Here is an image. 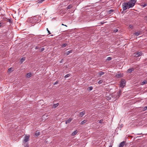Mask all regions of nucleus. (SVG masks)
Returning a JSON list of instances; mask_svg holds the SVG:
<instances>
[{
  "mask_svg": "<svg viewBox=\"0 0 147 147\" xmlns=\"http://www.w3.org/2000/svg\"><path fill=\"white\" fill-rule=\"evenodd\" d=\"M121 90H120L118 92H115L112 93V95L113 98L114 99L113 101H115L117 98H118L121 95Z\"/></svg>",
  "mask_w": 147,
  "mask_h": 147,
  "instance_id": "obj_1",
  "label": "nucleus"
},
{
  "mask_svg": "<svg viewBox=\"0 0 147 147\" xmlns=\"http://www.w3.org/2000/svg\"><path fill=\"white\" fill-rule=\"evenodd\" d=\"M136 1L135 0H131L127 2L128 5V9L133 7L135 5Z\"/></svg>",
  "mask_w": 147,
  "mask_h": 147,
  "instance_id": "obj_2",
  "label": "nucleus"
},
{
  "mask_svg": "<svg viewBox=\"0 0 147 147\" xmlns=\"http://www.w3.org/2000/svg\"><path fill=\"white\" fill-rule=\"evenodd\" d=\"M125 83L126 81L125 80L123 79H121L120 82V84H119L120 87L123 88L125 85Z\"/></svg>",
  "mask_w": 147,
  "mask_h": 147,
  "instance_id": "obj_3",
  "label": "nucleus"
},
{
  "mask_svg": "<svg viewBox=\"0 0 147 147\" xmlns=\"http://www.w3.org/2000/svg\"><path fill=\"white\" fill-rule=\"evenodd\" d=\"M112 94H109V95L107 94L106 96L107 99L110 101H112L114 100V99L113 98L112 96Z\"/></svg>",
  "mask_w": 147,
  "mask_h": 147,
  "instance_id": "obj_4",
  "label": "nucleus"
},
{
  "mask_svg": "<svg viewBox=\"0 0 147 147\" xmlns=\"http://www.w3.org/2000/svg\"><path fill=\"white\" fill-rule=\"evenodd\" d=\"M30 136L29 135H26L24 137V140L23 141V143L27 142L29 140V138Z\"/></svg>",
  "mask_w": 147,
  "mask_h": 147,
  "instance_id": "obj_5",
  "label": "nucleus"
},
{
  "mask_svg": "<svg viewBox=\"0 0 147 147\" xmlns=\"http://www.w3.org/2000/svg\"><path fill=\"white\" fill-rule=\"evenodd\" d=\"M122 7L123 11L125 10L128 8V5L127 2H124L122 3Z\"/></svg>",
  "mask_w": 147,
  "mask_h": 147,
  "instance_id": "obj_6",
  "label": "nucleus"
},
{
  "mask_svg": "<svg viewBox=\"0 0 147 147\" xmlns=\"http://www.w3.org/2000/svg\"><path fill=\"white\" fill-rule=\"evenodd\" d=\"M142 54L141 52H136L133 54L134 56L136 57H138L141 56Z\"/></svg>",
  "mask_w": 147,
  "mask_h": 147,
  "instance_id": "obj_7",
  "label": "nucleus"
},
{
  "mask_svg": "<svg viewBox=\"0 0 147 147\" xmlns=\"http://www.w3.org/2000/svg\"><path fill=\"white\" fill-rule=\"evenodd\" d=\"M134 70V68H132L127 70V72L128 74L131 73L132 71H133Z\"/></svg>",
  "mask_w": 147,
  "mask_h": 147,
  "instance_id": "obj_8",
  "label": "nucleus"
},
{
  "mask_svg": "<svg viewBox=\"0 0 147 147\" xmlns=\"http://www.w3.org/2000/svg\"><path fill=\"white\" fill-rule=\"evenodd\" d=\"M125 143V142L123 141L121 142L119 144V147H123Z\"/></svg>",
  "mask_w": 147,
  "mask_h": 147,
  "instance_id": "obj_9",
  "label": "nucleus"
},
{
  "mask_svg": "<svg viewBox=\"0 0 147 147\" xmlns=\"http://www.w3.org/2000/svg\"><path fill=\"white\" fill-rule=\"evenodd\" d=\"M73 119L72 118H69V119L65 121V123L66 124H67L71 122V121Z\"/></svg>",
  "mask_w": 147,
  "mask_h": 147,
  "instance_id": "obj_10",
  "label": "nucleus"
},
{
  "mask_svg": "<svg viewBox=\"0 0 147 147\" xmlns=\"http://www.w3.org/2000/svg\"><path fill=\"white\" fill-rule=\"evenodd\" d=\"M85 114V111H84L82 112H81L80 113L79 115L80 117H82L83 116H84Z\"/></svg>",
  "mask_w": 147,
  "mask_h": 147,
  "instance_id": "obj_11",
  "label": "nucleus"
},
{
  "mask_svg": "<svg viewBox=\"0 0 147 147\" xmlns=\"http://www.w3.org/2000/svg\"><path fill=\"white\" fill-rule=\"evenodd\" d=\"M32 19L33 20V22H38V20H37V18L36 17H33Z\"/></svg>",
  "mask_w": 147,
  "mask_h": 147,
  "instance_id": "obj_12",
  "label": "nucleus"
},
{
  "mask_svg": "<svg viewBox=\"0 0 147 147\" xmlns=\"http://www.w3.org/2000/svg\"><path fill=\"white\" fill-rule=\"evenodd\" d=\"M32 76V74L30 72L26 74V77L28 78L31 77Z\"/></svg>",
  "mask_w": 147,
  "mask_h": 147,
  "instance_id": "obj_13",
  "label": "nucleus"
},
{
  "mask_svg": "<svg viewBox=\"0 0 147 147\" xmlns=\"http://www.w3.org/2000/svg\"><path fill=\"white\" fill-rule=\"evenodd\" d=\"M23 145L25 147H29V145L28 142L23 143Z\"/></svg>",
  "mask_w": 147,
  "mask_h": 147,
  "instance_id": "obj_14",
  "label": "nucleus"
},
{
  "mask_svg": "<svg viewBox=\"0 0 147 147\" xmlns=\"http://www.w3.org/2000/svg\"><path fill=\"white\" fill-rule=\"evenodd\" d=\"M104 74V72H103L102 71H100L98 73V75H99L100 76H101Z\"/></svg>",
  "mask_w": 147,
  "mask_h": 147,
  "instance_id": "obj_15",
  "label": "nucleus"
},
{
  "mask_svg": "<svg viewBox=\"0 0 147 147\" xmlns=\"http://www.w3.org/2000/svg\"><path fill=\"white\" fill-rule=\"evenodd\" d=\"M147 84V81L146 80H145L144 81L141 82V85H143L145 84Z\"/></svg>",
  "mask_w": 147,
  "mask_h": 147,
  "instance_id": "obj_16",
  "label": "nucleus"
},
{
  "mask_svg": "<svg viewBox=\"0 0 147 147\" xmlns=\"http://www.w3.org/2000/svg\"><path fill=\"white\" fill-rule=\"evenodd\" d=\"M140 34V32H136L134 34L135 36H138Z\"/></svg>",
  "mask_w": 147,
  "mask_h": 147,
  "instance_id": "obj_17",
  "label": "nucleus"
},
{
  "mask_svg": "<svg viewBox=\"0 0 147 147\" xmlns=\"http://www.w3.org/2000/svg\"><path fill=\"white\" fill-rule=\"evenodd\" d=\"M114 11V10L112 9H111L109 11H108V13L109 14H111L112 12H113Z\"/></svg>",
  "mask_w": 147,
  "mask_h": 147,
  "instance_id": "obj_18",
  "label": "nucleus"
},
{
  "mask_svg": "<svg viewBox=\"0 0 147 147\" xmlns=\"http://www.w3.org/2000/svg\"><path fill=\"white\" fill-rule=\"evenodd\" d=\"M72 52V50H70L69 51H67L66 53V54L67 55H68L69 53Z\"/></svg>",
  "mask_w": 147,
  "mask_h": 147,
  "instance_id": "obj_19",
  "label": "nucleus"
},
{
  "mask_svg": "<svg viewBox=\"0 0 147 147\" xmlns=\"http://www.w3.org/2000/svg\"><path fill=\"white\" fill-rule=\"evenodd\" d=\"M25 60V57H23L20 59V62L21 63H22Z\"/></svg>",
  "mask_w": 147,
  "mask_h": 147,
  "instance_id": "obj_20",
  "label": "nucleus"
},
{
  "mask_svg": "<svg viewBox=\"0 0 147 147\" xmlns=\"http://www.w3.org/2000/svg\"><path fill=\"white\" fill-rule=\"evenodd\" d=\"M59 105V104L58 103L54 104L53 106V107L54 108H56Z\"/></svg>",
  "mask_w": 147,
  "mask_h": 147,
  "instance_id": "obj_21",
  "label": "nucleus"
},
{
  "mask_svg": "<svg viewBox=\"0 0 147 147\" xmlns=\"http://www.w3.org/2000/svg\"><path fill=\"white\" fill-rule=\"evenodd\" d=\"M77 133V130H75L74 131L72 134V136H74L76 135Z\"/></svg>",
  "mask_w": 147,
  "mask_h": 147,
  "instance_id": "obj_22",
  "label": "nucleus"
},
{
  "mask_svg": "<svg viewBox=\"0 0 147 147\" xmlns=\"http://www.w3.org/2000/svg\"><path fill=\"white\" fill-rule=\"evenodd\" d=\"M141 5L144 7L147 5L145 3H142L141 4Z\"/></svg>",
  "mask_w": 147,
  "mask_h": 147,
  "instance_id": "obj_23",
  "label": "nucleus"
},
{
  "mask_svg": "<svg viewBox=\"0 0 147 147\" xmlns=\"http://www.w3.org/2000/svg\"><path fill=\"white\" fill-rule=\"evenodd\" d=\"M40 133L39 132L36 131V133L35 134V135L36 136H37L40 135Z\"/></svg>",
  "mask_w": 147,
  "mask_h": 147,
  "instance_id": "obj_24",
  "label": "nucleus"
},
{
  "mask_svg": "<svg viewBox=\"0 0 147 147\" xmlns=\"http://www.w3.org/2000/svg\"><path fill=\"white\" fill-rule=\"evenodd\" d=\"M72 7H73V6H72L71 5H69L67 7V9H71V8H72Z\"/></svg>",
  "mask_w": 147,
  "mask_h": 147,
  "instance_id": "obj_25",
  "label": "nucleus"
},
{
  "mask_svg": "<svg viewBox=\"0 0 147 147\" xmlns=\"http://www.w3.org/2000/svg\"><path fill=\"white\" fill-rule=\"evenodd\" d=\"M67 45V44L65 43V44H63L62 45L61 47L62 48H64V47H66Z\"/></svg>",
  "mask_w": 147,
  "mask_h": 147,
  "instance_id": "obj_26",
  "label": "nucleus"
},
{
  "mask_svg": "<svg viewBox=\"0 0 147 147\" xmlns=\"http://www.w3.org/2000/svg\"><path fill=\"white\" fill-rule=\"evenodd\" d=\"M86 120H84L83 121H82L81 123V125H83L85 123H86Z\"/></svg>",
  "mask_w": 147,
  "mask_h": 147,
  "instance_id": "obj_27",
  "label": "nucleus"
},
{
  "mask_svg": "<svg viewBox=\"0 0 147 147\" xmlns=\"http://www.w3.org/2000/svg\"><path fill=\"white\" fill-rule=\"evenodd\" d=\"M103 82V80H100L98 82V84H101Z\"/></svg>",
  "mask_w": 147,
  "mask_h": 147,
  "instance_id": "obj_28",
  "label": "nucleus"
},
{
  "mask_svg": "<svg viewBox=\"0 0 147 147\" xmlns=\"http://www.w3.org/2000/svg\"><path fill=\"white\" fill-rule=\"evenodd\" d=\"M118 30L117 28H115L113 30V32H116L118 31Z\"/></svg>",
  "mask_w": 147,
  "mask_h": 147,
  "instance_id": "obj_29",
  "label": "nucleus"
},
{
  "mask_svg": "<svg viewBox=\"0 0 147 147\" xmlns=\"http://www.w3.org/2000/svg\"><path fill=\"white\" fill-rule=\"evenodd\" d=\"M116 77L118 78H120L121 77V75L120 74H118L116 75Z\"/></svg>",
  "mask_w": 147,
  "mask_h": 147,
  "instance_id": "obj_30",
  "label": "nucleus"
},
{
  "mask_svg": "<svg viewBox=\"0 0 147 147\" xmlns=\"http://www.w3.org/2000/svg\"><path fill=\"white\" fill-rule=\"evenodd\" d=\"M93 89V87L92 86H90L88 88V90L89 91H91Z\"/></svg>",
  "mask_w": 147,
  "mask_h": 147,
  "instance_id": "obj_31",
  "label": "nucleus"
},
{
  "mask_svg": "<svg viewBox=\"0 0 147 147\" xmlns=\"http://www.w3.org/2000/svg\"><path fill=\"white\" fill-rule=\"evenodd\" d=\"M70 76V74H68L66 75H65V78H67L68 77H69V76Z\"/></svg>",
  "mask_w": 147,
  "mask_h": 147,
  "instance_id": "obj_32",
  "label": "nucleus"
},
{
  "mask_svg": "<svg viewBox=\"0 0 147 147\" xmlns=\"http://www.w3.org/2000/svg\"><path fill=\"white\" fill-rule=\"evenodd\" d=\"M111 59V58L110 57H108L107 58V60L108 61H110Z\"/></svg>",
  "mask_w": 147,
  "mask_h": 147,
  "instance_id": "obj_33",
  "label": "nucleus"
},
{
  "mask_svg": "<svg viewBox=\"0 0 147 147\" xmlns=\"http://www.w3.org/2000/svg\"><path fill=\"white\" fill-rule=\"evenodd\" d=\"M44 50H45V48H42L40 49V52H42L43 51H44Z\"/></svg>",
  "mask_w": 147,
  "mask_h": 147,
  "instance_id": "obj_34",
  "label": "nucleus"
},
{
  "mask_svg": "<svg viewBox=\"0 0 147 147\" xmlns=\"http://www.w3.org/2000/svg\"><path fill=\"white\" fill-rule=\"evenodd\" d=\"M46 30H47V31L49 33L48 34H51L50 32V31L48 29V28H47L46 29Z\"/></svg>",
  "mask_w": 147,
  "mask_h": 147,
  "instance_id": "obj_35",
  "label": "nucleus"
},
{
  "mask_svg": "<svg viewBox=\"0 0 147 147\" xmlns=\"http://www.w3.org/2000/svg\"><path fill=\"white\" fill-rule=\"evenodd\" d=\"M103 119H101L99 121V123H101L103 122Z\"/></svg>",
  "mask_w": 147,
  "mask_h": 147,
  "instance_id": "obj_36",
  "label": "nucleus"
},
{
  "mask_svg": "<svg viewBox=\"0 0 147 147\" xmlns=\"http://www.w3.org/2000/svg\"><path fill=\"white\" fill-rule=\"evenodd\" d=\"M45 0H38V3H42Z\"/></svg>",
  "mask_w": 147,
  "mask_h": 147,
  "instance_id": "obj_37",
  "label": "nucleus"
},
{
  "mask_svg": "<svg viewBox=\"0 0 147 147\" xmlns=\"http://www.w3.org/2000/svg\"><path fill=\"white\" fill-rule=\"evenodd\" d=\"M144 110H146L147 109V106L144 107Z\"/></svg>",
  "mask_w": 147,
  "mask_h": 147,
  "instance_id": "obj_38",
  "label": "nucleus"
},
{
  "mask_svg": "<svg viewBox=\"0 0 147 147\" xmlns=\"http://www.w3.org/2000/svg\"><path fill=\"white\" fill-rule=\"evenodd\" d=\"M8 71L9 72H11V68H9V69H8Z\"/></svg>",
  "mask_w": 147,
  "mask_h": 147,
  "instance_id": "obj_39",
  "label": "nucleus"
},
{
  "mask_svg": "<svg viewBox=\"0 0 147 147\" xmlns=\"http://www.w3.org/2000/svg\"><path fill=\"white\" fill-rule=\"evenodd\" d=\"M58 81H57L54 84V85H55V84H58Z\"/></svg>",
  "mask_w": 147,
  "mask_h": 147,
  "instance_id": "obj_40",
  "label": "nucleus"
},
{
  "mask_svg": "<svg viewBox=\"0 0 147 147\" xmlns=\"http://www.w3.org/2000/svg\"><path fill=\"white\" fill-rule=\"evenodd\" d=\"M129 27L130 28H133V26L131 25H129Z\"/></svg>",
  "mask_w": 147,
  "mask_h": 147,
  "instance_id": "obj_41",
  "label": "nucleus"
},
{
  "mask_svg": "<svg viewBox=\"0 0 147 147\" xmlns=\"http://www.w3.org/2000/svg\"><path fill=\"white\" fill-rule=\"evenodd\" d=\"M39 48L38 47H36L35 48V49H38Z\"/></svg>",
  "mask_w": 147,
  "mask_h": 147,
  "instance_id": "obj_42",
  "label": "nucleus"
},
{
  "mask_svg": "<svg viewBox=\"0 0 147 147\" xmlns=\"http://www.w3.org/2000/svg\"><path fill=\"white\" fill-rule=\"evenodd\" d=\"M61 25L63 26H66V27H67V26H66V25H64L63 24H62Z\"/></svg>",
  "mask_w": 147,
  "mask_h": 147,
  "instance_id": "obj_43",
  "label": "nucleus"
},
{
  "mask_svg": "<svg viewBox=\"0 0 147 147\" xmlns=\"http://www.w3.org/2000/svg\"><path fill=\"white\" fill-rule=\"evenodd\" d=\"M63 60V59H61V60L60 61V63H62V62Z\"/></svg>",
  "mask_w": 147,
  "mask_h": 147,
  "instance_id": "obj_44",
  "label": "nucleus"
},
{
  "mask_svg": "<svg viewBox=\"0 0 147 147\" xmlns=\"http://www.w3.org/2000/svg\"><path fill=\"white\" fill-rule=\"evenodd\" d=\"M109 147H112V145H110Z\"/></svg>",
  "mask_w": 147,
  "mask_h": 147,
  "instance_id": "obj_45",
  "label": "nucleus"
},
{
  "mask_svg": "<svg viewBox=\"0 0 147 147\" xmlns=\"http://www.w3.org/2000/svg\"><path fill=\"white\" fill-rule=\"evenodd\" d=\"M1 25H1V23H0V27L1 26Z\"/></svg>",
  "mask_w": 147,
  "mask_h": 147,
  "instance_id": "obj_46",
  "label": "nucleus"
},
{
  "mask_svg": "<svg viewBox=\"0 0 147 147\" xmlns=\"http://www.w3.org/2000/svg\"><path fill=\"white\" fill-rule=\"evenodd\" d=\"M101 23L102 24H104V23L103 22H101Z\"/></svg>",
  "mask_w": 147,
  "mask_h": 147,
  "instance_id": "obj_47",
  "label": "nucleus"
},
{
  "mask_svg": "<svg viewBox=\"0 0 147 147\" xmlns=\"http://www.w3.org/2000/svg\"><path fill=\"white\" fill-rule=\"evenodd\" d=\"M142 134V133H140V134H138V135H140V134Z\"/></svg>",
  "mask_w": 147,
  "mask_h": 147,
  "instance_id": "obj_48",
  "label": "nucleus"
},
{
  "mask_svg": "<svg viewBox=\"0 0 147 147\" xmlns=\"http://www.w3.org/2000/svg\"><path fill=\"white\" fill-rule=\"evenodd\" d=\"M53 36V35H51V36Z\"/></svg>",
  "mask_w": 147,
  "mask_h": 147,
  "instance_id": "obj_49",
  "label": "nucleus"
},
{
  "mask_svg": "<svg viewBox=\"0 0 147 147\" xmlns=\"http://www.w3.org/2000/svg\"><path fill=\"white\" fill-rule=\"evenodd\" d=\"M1 9L0 8V11H1Z\"/></svg>",
  "mask_w": 147,
  "mask_h": 147,
  "instance_id": "obj_50",
  "label": "nucleus"
},
{
  "mask_svg": "<svg viewBox=\"0 0 147 147\" xmlns=\"http://www.w3.org/2000/svg\"><path fill=\"white\" fill-rule=\"evenodd\" d=\"M1 0H0V1H1Z\"/></svg>",
  "mask_w": 147,
  "mask_h": 147,
  "instance_id": "obj_51",
  "label": "nucleus"
}]
</instances>
